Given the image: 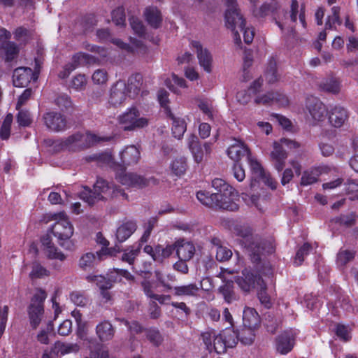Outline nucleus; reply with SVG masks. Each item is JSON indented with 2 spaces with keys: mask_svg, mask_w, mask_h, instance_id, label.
Returning a JSON list of instances; mask_svg holds the SVG:
<instances>
[{
  "mask_svg": "<svg viewBox=\"0 0 358 358\" xmlns=\"http://www.w3.org/2000/svg\"><path fill=\"white\" fill-rule=\"evenodd\" d=\"M248 162L250 165L252 174L250 184L251 189L255 187L260 181L270 187L272 189L276 188V182L268 173L264 171L261 164L257 160L252 159L251 156H248Z\"/></svg>",
  "mask_w": 358,
  "mask_h": 358,
  "instance_id": "obj_11",
  "label": "nucleus"
},
{
  "mask_svg": "<svg viewBox=\"0 0 358 358\" xmlns=\"http://www.w3.org/2000/svg\"><path fill=\"white\" fill-rule=\"evenodd\" d=\"M19 110L17 115V122L20 127H29L31 122L32 119L31 117V114L28 110Z\"/></svg>",
  "mask_w": 358,
  "mask_h": 358,
  "instance_id": "obj_56",
  "label": "nucleus"
},
{
  "mask_svg": "<svg viewBox=\"0 0 358 358\" xmlns=\"http://www.w3.org/2000/svg\"><path fill=\"white\" fill-rule=\"evenodd\" d=\"M120 122L124 131H133L147 127L149 120L145 117H141L138 110L131 107L120 117Z\"/></svg>",
  "mask_w": 358,
  "mask_h": 358,
  "instance_id": "obj_10",
  "label": "nucleus"
},
{
  "mask_svg": "<svg viewBox=\"0 0 358 358\" xmlns=\"http://www.w3.org/2000/svg\"><path fill=\"white\" fill-rule=\"evenodd\" d=\"M50 229L48 231V233L41 238V243L45 248L47 256L49 259H55L60 261H64L66 259V256L61 251H59L52 243L50 236Z\"/></svg>",
  "mask_w": 358,
  "mask_h": 358,
  "instance_id": "obj_22",
  "label": "nucleus"
},
{
  "mask_svg": "<svg viewBox=\"0 0 358 358\" xmlns=\"http://www.w3.org/2000/svg\"><path fill=\"white\" fill-rule=\"evenodd\" d=\"M136 222L133 220H129L123 222L116 231V238L119 243H123L128 239L131 234L136 230Z\"/></svg>",
  "mask_w": 358,
  "mask_h": 358,
  "instance_id": "obj_27",
  "label": "nucleus"
},
{
  "mask_svg": "<svg viewBox=\"0 0 358 358\" xmlns=\"http://www.w3.org/2000/svg\"><path fill=\"white\" fill-rule=\"evenodd\" d=\"M34 77L32 69L28 67H19L14 70L13 75V85L17 87L28 85Z\"/></svg>",
  "mask_w": 358,
  "mask_h": 358,
  "instance_id": "obj_17",
  "label": "nucleus"
},
{
  "mask_svg": "<svg viewBox=\"0 0 358 358\" xmlns=\"http://www.w3.org/2000/svg\"><path fill=\"white\" fill-rule=\"evenodd\" d=\"M143 85V76L140 73L131 75L128 79L127 91L129 96L134 98L137 96Z\"/></svg>",
  "mask_w": 358,
  "mask_h": 358,
  "instance_id": "obj_33",
  "label": "nucleus"
},
{
  "mask_svg": "<svg viewBox=\"0 0 358 358\" xmlns=\"http://www.w3.org/2000/svg\"><path fill=\"white\" fill-rule=\"evenodd\" d=\"M260 323L257 312L252 308H245L243 313V324L245 327L256 329Z\"/></svg>",
  "mask_w": 358,
  "mask_h": 358,
  "instance_id": "obj_29",
  "label": "nucleus"
},
{
  "mask_svg": "<svg viewBox=\"0 0 358 358\" xmlns=\"http://www.w3.org/2000/svg\"><path fill=\"white\" fill-rule=\"evenodd\" d=\"M307 108L310 115L315 120L322 121L325 119L327 115L326 106L317 98L313 97L308 99Z\"/></svg>",
  "mask_w": 358,
  "mask_h": 358,
  "instance_id": "obj_18",
  "label": "nucleus"
},
{
  "mask_svg": "<svg viewBox=\"0 0 358 358\" xmlns=\"http://www.w3.org/2000/svg\"><path fill=\"white\" fill-rule=\"evenodd\" d=\"M127 84L122 80H117L110 88L109 103L113 106L122 104L127 99Z\"/></svg>",
  "mask_w": 358,
  "mask_h": 358,
  "instance_id": "obj_13",
  "label": "nucleus"
},
{
  "mask_svg": "<svg viewBox=\"0 0 358 358\" xmlns=\"http://www.w3.org/2000/svg\"><path fill=\"white\" fill-rule=\"evenodd\" d=\"M13 119V116L10 113L6 116L0 130V136L1 139L6 140L9 138Z\"/></svg>",
  "mask_w": 358,
  "mask_h": 358,
  "instance_id": "obj_49",
  "label": "nucleus"
},
{
  "mask_svg": "<svg viewBox=\"0 0 358 358\" xmlns=\"http://www.w3.org/2000/svg\"><path fill=\"white\" fill-rule=\"evenodd\" d=\"M171 169L176 176H181L185 173L187 169V162L185 157L176 158L171 164Z\"/></svg>",
  "mask_w": 358,
  "mask_h": 358,
  "instance_id": "obj_48",
  "label": "nucleus"
},
{
  "mask_svg": "<svg viewBox=\"0 0 358 358\" xmlns=\"http://www.w3.org/2000/svg\"><path fill=\"white\" fill-rule=\"evenodd\" d=\"M117 180L123 185L141 189L148 185V180L134 173H120L116 176Z\"/></svg>",
  "mask_w": 358,
  "mask_h": 358,
  "instance_id": "obj_12",
  "label": "nucleus"
},
{
  "mask_svg": "<svg viewBox=\"0 0 358 358\" xmlns=\"http://www.w3.org/2000/svg\"><path fill=\"white\" fill-rule=\"evenodd\" d=\"M213 187L217 191L215 193H221L227 200H231L234 189L221 178H215L212 181Z\"/></svg>",
  "mask_w": 358,
  "mask_h": 358,
  "instance_id": "obj_35",
  "label": "nucleus"
},
{
  "mask_svg": "<svg viewBox=\"0 0 358 358\" xmlns=\"http://www.w3.org/2000/svg\"><path fill=\"white\" fill-rule=\"evenodd\" d=\"M59 216V220L50 229L51 234L57 238L60 246L66 250H71L73 243L70 238L73 234V227L68 220L62 217H64V214H60Z\"/></svg>",
  "mask_w": 358,
  "mask_h": 358,
  "instance_id": "obj_7",
  "label": "nucleus"
},
{
  "mask_svg": "<svg viewBox=\"0 0 358 358\" xmlns=\"http://www.w3.org/2000/svg\"><path fill=\"white\" fill-rule=\"evenodd\" d=\"M56 104L62 110H69L72 107V101L70 97L66 94L59 96L55 100Z\"/></svg>",
  "mask_w": 358,
  "mask_h": 358,
  "instance_id": "obj_63",
  "label": "nucleus"
},
{
  "mask_svg": "<svg viewBox=\"0 0 358 358\" xmlns=\"http://www.w3.org/2000/svg\"><path fill=\"white\" fill-rule=\"evenodd\" d=\"M102 255H106L103 249L99 252H96V254L92 252H87L83 255L79 260V266L83 270H90L92 268L97 262L101 260Z\"/></svg>",
  "mask_w": 358,
  "mask_h": 358,
  "instance_id": "obj_25",
  "label": "nucleus"
},
{
  "mask_svg": "<svg viewBox=\"0 0 358 358\" xmlns=\"http://www.w3.org/2000/svg\"><path fill=\"white\" fill-rule=\"evenodd\" d=\"M278 8L277 3H264L259 8H253V14L258 17H264L270 13H273Z\"/></svg>",
  "mask_w": 358,
  "mask_h": 358,
  "instance_id": "obj_45",
  "label": "nucleus"
},
{
  "mask_svg": "<svg viewBox=\"0 0 358 358\" xmlns=\"http://www.w3.org/2000/svg\"><path fill=\"white\" fill-rule=\"evenodd\" d=\"M155 277L157 281L164 288L165 291L173 290V287L171 285L172 282L177 280L176 276L173 273L164 274L160 271H155Z\"/></svg>",
  "mask_w": 358,
  "mask_h": 358,
  "instance_id": "obj_39",
  "label": "nucleus"
},
{
  "mask_svg": "<svg viewBox=\"0 0 358 358\" xmlns=\"http://www.w3.org/2000/svg\"><path fill=\"white\" fill-rule=\"evenodd\" d=\"M234 233L241 238L240 243L248 251L254 263L259 262L262 255L271 254L275 251L272 241H261L258 237H255L251 228L248 226L237 224L234 228Z\"/></svg>",
  "mask_w": 358,
  "mask_h": 358,
  "instance_id": "obj_1",
  "label": "nucleus"
},
{
  "mask_svg": "<svg viewBox=\"0 0 358 358\" xmlns=\"http://www.w3.org/2000/svg\"><path fill=\"white\" fill-rule=\"evenodd\" d=\"M112 20L113 22L118 26H122L125 23V14L124 10L122 7H118L117 8L112 11Z\"/></svg>",
  "mask_w": 358,
  "mask_h": 358,
  "instance_id": "obj_59",
  "label": "nucleus"
},
{
  "mask_svg": "<svg viewBox=\"0 0 358 358\" xmlns=\"http://www.w3.org/2000/svg\"><path fill=\"white\" fill-rule=\"evenodd\" d=\"M219 292L227 303H231L238 299V295L234 291L233 281H227L224 285L219 288Z\"/></svg>",
  "mask_w": 358,
  "mask_h": 358,
  "instance_id": "obj_36",
  "label": "nucleus"
},
{
  "mask_svg": "<svg viewBox=\"0 0 358 358\" xmlns=\"http://www.w3.org/2000/svg\"><path fill=\"white\" fill-rule=\"evenodd\" d=\"M216 334L214 331H208L201 334V338L206 347V349L210 352H213V342Z\"/></svg>",
  "mask_w": 358,
  "mask_h": 358,
  "instance_id": "obj_62",
  "label": "nucleus"
},
{
  "mask_svg": "<svg viewBox=\"0 0 358 358\" xmlns=\"http://www.w3.org/2000/svg\"><path fill=\"white\" fill-rule=\"evenodd\" d=\"M348 119V113L347 110L340 106H334L329 112V122L335 127H341Z\"/></svg>",
  "mask_w": 358,
  "mask_h": 358,
  "instance_id": "obj_24",
  "label": "nucleus"
},
{
  "mask_svg": "<svg viewBox=\"0 0 358 358\" xmlns=\"http://www.w3.org/2000/svg\"><path fill=\"white\" fill-rule=\"evenodd\" d=\"M312 250V246L308 243H304L296 252L294 264L299 266L304 260V257L308 255Z\"/></svg>",
  "mask_w": 358,
  "mask_h": 358,
  "instance_id": "obj_53",
  "label": "nucleus"
},
{
  "mask_svg": "<svg viewBox=\"0 0 358 358\" xmlns=\"http://www.w3.org/2000/svg\"><path fill=\"white\" fill-rule=\"evenodd\" d=\"M47 297L45 292L41 289H37L33 295L28 308L30 324L33 329H36L40 324L43 313V303Z\"/></svg>",
  "mask_w": 358,
  "mask_h": 358,
  "instance_id": "obj_8",
  "label": "nucleus"
},
{
  "mask_svg": "<svg viewBox=\"0 0 358 358\" xmlns=\"http://www.w3.org/2000/svg\"><path fill=\"white\" fill-rule=\"evenodd\" d=\"M358 215L355 212H350L346 214H341L333 218L331 222L338 224L347 228L354 226L357 222Z\"/></svg>",
  "mask_w": 358,
  "mask_h": 358,
  "instance_id": "obj_37",
  "label": "nucleus"
},
{
  "mask_svg": "<svg viewBox=\"0 0 358 358\" xmlns=\"http://www.w3.org/2000/svg\"><path fill=\"white\" fill-rule=\"evenodd\" d=\"M320 89L324 92L338 94L341 90V82L336 78H329L320 83Z\"/></svg>",
  "mask_w": 358,
  "mask_h": 358,
  "instance_id": "obj_38",
  "label": "nucleus"
},
{
  "mask_svg": "<svg viewBox=\"0 0 358 358\" xmlns=\"http://www.w3.org/2000/svg\"><path fill=\"white\" fill-rule=\"evenodd\" d=\"M295 336L292 330L284 331L276 338V349L282 355L290 352L294 345Z\"/></svg>",
  "mask_w": 358,
  "mask_h": 358,
  "instance_id": "obj_15",
  "label": "nucleus"
},
{
  "mask_svg": "<svg viewBox=\"0 0 358 358\" xmlns=\"http://www.w3.org/2000/svg\"><path fill=\"white\" fill-rule=\"evenodd\" d=\"M46 127L54 131H61L66 128V117L57 112H48L43 115Z\"/></svg>",
  "mask_w": 358,
  "mask_h": 358,
  "instance_id": "obj_14",
  "label": "nucleus"
},
{
  "mask_svg": "<svg viewBox=\"0 0 358 358\" xmlns=\"http://www.w3.org/2000/svg\"><path fill=\"white\" fill-rule=\"evenodd\" d=\"M255 101L257 104L262 103L264 105L278 103L281 106H286L288 104L287 98L284 94L277 92H268L262 96H259Z\"/></svg>",
  "mask_w": 358,
  "mask_h": 358,
  "instance_id": "obj_21",
  "label": "nucleus"
},
{
  "mask_svg": "<svg viewBox=\"0 0 358 358\" xmlns=\"http://www.w3.org/2000/svg\"><path fill=\"white\" fill-rule=\"evenodd\" d=\"M232 256V252L224 246H218L216 250V259L219 262L228 261Z\"/></svg>",
  "mask_w": 358,
  "mask_h": 358,
  "instance_id": "obj_60",
  "label": "nucleus"
},
{
  "mask_svg": "<svg viewBox=\"0 0 358 358\" xmlns=\"http://www.w3.org/2000/svg\"><path fill=\"white\" fill-rule=\"evenodd\" d=\"M115 329L108 320L99 322L96 327V335L101 342H107L114 337Z\"/></svg>",
  "mask_w": 358,
  "mask_h": 358,
  "instance_id": "obj_23",
  "label": "nucleus"
},
{
  "mask_svg": "<svg viewBox=\"0 0 358 358\" xmlns=\"http://www.w3.org/2000/svg\"><path fill=\"white\" fill-rule=\"evenodd\" d=\"M121 162L124 165L136 164L140 159V151L135 145H129L120 152Z\"/></svg>",
  "mask_w": 358,
  "mask_h": 358,
  "instance_id": "obj_26",
  "label": "nucleus"
},
{
  "mask_svg": "<svg viewBox=\"0 0 358 358\" xmlns=\"http://www.w3.org/2000/svg\"><path fill=\"white\" fill-rule=\"evenodd\" d=\"M94 62V57L87 53L79 52L73 57L72 62L66 64L64 69L71 73V72L75 70L78 66L91 64Z\"/></svg>",
  "mask_w": 358,
  "mask_h": 358,
  "instance_id": "obj_28",
  "label": "nucleus"
},
{
  "mask_svg": "<svg viewBox=\"0 0 358 358\" xmlns=\"http://www.w3.org/2000/svg\"><path fill=\"white\" fill-rule=\"evenodd\" d=\"M169 117L172 120V134L178 139L182 138L187 130V124L184 119L175 117L170 111Z\"/></svg>",
  "mask_w": 358,
  "mask_h": 358,
  "instance_id": "obj_34",
  "label": "nucleus"
},
{
  "mask_svg": "<svg viewBox=\"0 0 358 358\" xmlns=\"http://www.w3.org/2000/svg\"><path fill=\"white\" fill-rule=\"evenodd\" d=\"M255 329L243 327L241 331H238V341L244 345H251L255 338Z\"/></svg>",
  "mask_w": 358,
  "mask_h": 358,
  "instance_id": "obj_42",
  "label": "nucleus"
},
{
  "mask_svg": "<svg viewBox=\"0 0 358 358\" xmlns=\"http://www.w3.org/2000/svg\"><path fill=\"white\" fill-rule=\"evenodd\" d=\"M53 331V324L52 322H49L46 329H42L37 335V340L42 344H48L49 343L48 334Z\"/></svg>",
  "mask_w": 358,
  "mask_h": 358,
  "instance_id": "obj_61",
  "label": "nucleus"
},
{
  "mask_svg": "<svg viewBox=\"0 0 358 358\" xmlns=\"http://www.w3.org/2000/svg\"><path fill=\"white\" fill-rule=\"evenodd\" d=\"M80 350V347L76 343H64L57 342L55 344L54 352L57 354L60 352L61 355H65L71 352H77Z\"/></svg>",
  "mask_w": 358,
  "mask_h": 358,
  "instance_id": "obj_41",
  "label": "nucleus"
},
{
  "mask_svg": "<svg viewBox=\"0 0 358 358\" xmlns=\"http://www.w3.org/2000/svg\"><path fill=\"white\" fill-rule=\"evenodd\" d=\"M332 15L328 16L327 20L325 23V29H331L334 28V25L335 24H338L341 25L342 24V21L340 19L339 13H340V8L338 6H334L331 8Z\"/></svg>",
  "mask_w": 358,
  "mask_h": 358,
  "instance_id": "obj_47",
  "label": "nucleus"
},
{
  "mask_svg": "<svg viewBox=\"0 0 358 358\" xmlns=\"http://www.w3.org/2000/svg\"><path fill=\"white\" fill-rule=\"evenodd\" d=\"M265 76L268 83H274L278 80L279 76L277 73L276 63L275 61H270L265 72Z\"/></svg>",
  "mask_w": 358,
  "mask_h": 358,
  "instance_id": "obj_51",
  "label": "nucleus"
},
{
  "mask_svg": "<svg viewBox=\"0 0 358 358\" xmlns=\"http://www.w3.org/2000/svg\"><path fill=\"white\" fill-rule=\"evenodd\" d=\"M191 47L196 50L197 58L201 66L210 73L211 71L212 56L207 49H203L200 42L196 41H191Z\"/></svg>",
  "mask_w": 358,
  "mask_h": 358,
  "instance_id": "obj_16",
  "label": "nucleus"
},
{
  "mask_svg": "<svg viewBox=\"0 0 358 358\" xmlns=\"http://www.w3.org/2000/svg\"><path fill=\"white\" fill-rule=\"evenodd\" d=\"M141 250V245L136 248H131L129 252H124L121 257L123 262H127L131 265L134 264L136 257L139 255Z\"/></svg>",
  "mask_w": 358,
  "mask_h": 358,
  "instance_id": "obj_58",
  "label": "nucleus"
},
{
  "mask_svg": "<svg viewBox=\"0 0 358 358\" xmlns=\"http://www.w3.org/2000/svg\"><path fill=\"white\" fill-rule=\"evenodd\" d=\"M196 198L204 206L212 208L235 211L238 210V205L231 200H227L221 193H210L206 191H199L196 193Z\"/></svg>",
  "mask_w": 358,
  "mask_h": 358,
  "instance_id": "obj_5",
  "label": "nucleus"
},
{
  "mask_svg": "<svg viewBox=\"0 0 358 358\" xmlns=\"http://www.w3.org/2000/svg\"><path fill=\"white\" fill-rule=\"evenodd\" d=\"M0 52L3 56L6 62H11L17 57L19 48L13 42L4 41L0 47Z\"/></svg>",
  "mask_w": 358,
  "mask_h": 358,
  "instance_id": "obj_32",
  "label": "nucleus"
},
{
  "mask_svg": "<svg viewBox=\"0 0 358 358\" xmlns=\"http://www.w3.org/2000/svg\"><path fill=\"white\" fill-rule=\"evenodd\" d=\"M195 247L194 244L185 239L176 241V255L180 259L190 260L195 254Z\"/></svg>",
  "mask_w": 358,
  "mask_h": 358,
  "instance_id": "obj_19",
  "label": "nucleus"
},
{
  "mask_svg": "<svg viewBox=\"0 0 358 358\" xmlns=\"http://www.w3.org/2000/svg\"><path fill=\"white\" fill-rule=\"evenodd\" d=\"M226 5V26L232 31L235 43L238 45L241 44L239 31L243 33L245 43H251L254 38V31L252 29L245 27V20L240 13L236 0H227Z\"/></svg>",
  "mask_w": 358,
  "mask_h": 358,
  "instance_id": "obj_2",
  "label": "nucleus"
},
{
  "mask_svg": "<svg viewBox=\"0 0 358 358\" xmlns=\"http://www.w3.org/2000/svg\"><path fill=\"white\" fill-rule=\"evenodd\" d=\"M227 348L229 347L221 334L216 335L213 342V351L217 354H222L226 352Z\"/></svg>",
  "mask_w": 358,
  "mask_h": 358,
  "instance_id": "obj_55",
  "label": "nucleus"
},
{
  "mask_svg": "<svg viewBox=\"0 0 358 358\" xmlns=\"http://www.w3.org/2000/svg\"><path fill=\"white\" fill-rule=\"evenodd\" d=\"M85 358H109V352L105 345L99 344L90 350L89 356Z\"/></svg>",
  "mask_w": 358,
  "mask_h": 358,
  "instance_id": "obj_50",
  "label": "nucleus"
},
{
  "mask_svg": "<svg viewBox=\"0 0 358 358\" xmlns=\"http://www.w3.org/2000/svg\"><path fill=\"white\" fill-rule=\"evenodd\" d=\"M107 140V138H101L94 134L77 132L62 139L59 145L63 149L78 151Z\"/></svg>",
  "mask_w": 358,
  "mask_h": 358,
  "instance_id": "obj_4",
  "label": "nucleus"
},
{
  "mask_svg": "<svg viewBox=\"0 0 358 358\" xmlns=\"http://www.w3.org/2000/svg\"><path fill=\"white\" fill-rule=\"evenodd\" d=\"M147 338L155 346H159L163 341V337L158 329L151 328L145 329Z\"/></svg>",
  "mask_w": 358,
  "mask_h": 358,
  "instance_id": "obj_52",
  "label": "nucleus"
},
{
  "mask_svg": "<svg viewBox=\"0 0 358 358\" xmlns=\"http://www.w3.org/2000/svg\"><path fill=\"white\" fill-rule=\"evenodd\" d=\"M234 280L241 289L247 293L256 287L262 289L265 287L260 275L249 268L243 269L241 275L235 277Z\"/></svg>",
  "mask_w": 358,
  "mask_h": 358,
  "instance_id": "obj_9",
  "label": "nucleus"
},
{
  "mask_svg": "<svg viewBox=\"0 0 358 358\" xmlns=\"http://www.w3.org/2000/svg\"><path fill=\"white\" fill-rule=\"evenodd\" d=\"M31 267L32 270L29 273L31 279L41 278L50 275V272L37 262H34Z\"/></svg>",
  "mask_w": 358,
  "mask_h": 358,
  "instance_id": "obj_46",
  "label": "nucleus"
},
{
  "mask_svg": "<svg viewBox=\"0 0 358 358\" xmlns=\"http://www.w3.org/2000/svg\"><path fill=\"white\" fill-rule=\"evenodd\" d=\"M173 294L178 297H194L198 295L199 288L196 283L175 286Z\"/></svg>",
  "mask_w": 358,
  "mask_h": 358,
  "instance_id": "obj_30",
  "label": "nucleus"
},
{
  "mask_svg": "<svg viewBox=\"0 0 358 358\" xmlns=\"http://www.w3.org/2000/svg\"><path fill=\"white\" fill-rule=\"evenodd\" d=\"M220 334L229 348H234L238 343V331L234 329V327H226Z\"/></svg>",
  "mask_w": 358,
  "mask_h": 358,
  "instance_id": "obj_40",
  "label": "nucleus"
},
{
  "mask_svg": "<svg viewBox=\"0 0 358 358\" xmlns=\"http://www.w3.org/2000/svg\"><path fill=\"white\" fill-rule=\"evenodd\" d=\"M129 22L134 31L141 37H144L145 34V27L142 21L138 17L132 16L129 18Z\"/></svg>",
  "mask_w": 358,
  "mask_h": 358,
  "instance_id": "obj_54",
  "label": "nucleus"
},
{
  "mask_svg": "<svg viewBox=\"0 0 358 358\" xmlns=\"http://www.w3.org/2000/svg\"><path fill=\"white\" fill-rule=\"evenodd\" d=\"M92 79L95 84H103L108 80L107 72L102 69H98L94 72Z\"/></svg>",
  "mask_w": 358,
  "mask_h": 358,
  "instance_id": "obj_64",
  "label": "nucleus"
},
{
  "mask_svg": "<svg viewBox=\"0 0 358 358\" xmlns=\"http://www.w3.org/2000/svg\"><path fill=\"white\" fill-rule=\"evenodd\" d=\"M71 301L76 306L80 307H85L88 300L83 292H73L70 295Z\"/></svg>",
  "mask_w": 358,
  "mask_h": 358,
  "instance_id": "obj_57",
  "label": "nucleus"
},
{
  "mask_svg": "<svg viewBox=\"0 0 358 358\" xmlns=\"http://www.w3.org/2000/svg\"><path fill=\"white\" fill-rule=\"evenodd\" d=\"M299 146L300 144L298 142L285 138H281L280 142L273 143V150L270 155L271 162L278 172L282 171L285 166L287 153L285 147L295 149Z\"/></svg>",
  "mask_w": 358,
  "mask_h": 358,
  "instance_id": "obj_6",
  "label": "nucleus"
},
{
  "mask_svg": "<svg viewBox=\"0 0 358 358\" xmlns=\"http://www.w3.org/2000/svg\"><path fill=\"white\" fill-rule=\"evenodd\" d=\"M86 280L90 282H95L96 285L99 287V289H111L113 287L111 285L110 281L108 280L107 275H89L86 277Z\"/></svg>",
  "mask_w": 358,
  "mask_h": 358,
  "instance_id": "obj_43",
  "label": "nucleus"
},
{
  "mask_svg": "<svg viewBox=\"0 0 358 358\" xmlns=\"http://www.w3.org/2000/svg\"><path fill=\"white\" fill-rule=\"evenodd\" d=\"M355 257V252L352 250L341 249L337 254L336 264L339 266H345Z\"/></svg>",
  "mask_w": 358,
  "mask_h": 358,
  "instance_id": "obj_44",
  "label": "nucleus"
},
{
  "mask_svg": "<svg viewBox=\"0 0 358 358\" xmlns=\"http://www.w3.org/2000/svg\"><path fill=\"white\" fill-rule=\"evenodd\" d=\"M144 15L148 24L154 29L159 28L162 22L161 12L157 7L150 6L145 8Z\"/></svg>",
  "mask_w": 358,
  "mask_h": 358,
  "instance_id": "obj_31",
  "label": "nucleus"
},
{
  "mask_svg": "<svg viewBox=\"0 0 358 358\" xmlns=\"http://www.w3.org/2000/svg\"><path fill=\"white\" fill-rule=\"evenodd\" d=\"M120 196L125 199H128V195L122 189L102 178L97 179L94 185L93 190L88 187H84L80 193V198L90 206L94 205L100 200H107Z\"/></svg>",
  "mask_w": 358,
  "mask_h": 358,
  "instance_id": "obj_3",
  "label": "nucleus"
},
{
  "mask_svg": "<svg viewBox=\"0 0 358 358\" xmlns=\"http://www.w3.org/2000/svg\"><path fill=\"white\" fill-rule=\"evenodd\" d=\"M228 156L234 161V163L238 162L242 157L251 156L248 147L241 141H236V143L229 147L227 150Z\"/></svg>",
  "mask_w": 358,
  "mask_h": 358,
  "instance_id": "obj_20",
  "label": "nucleus"
}]
</instances>
